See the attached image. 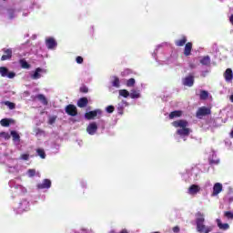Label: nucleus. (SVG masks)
Here are the masks:
<instances>
[{
    "label": "nucleus",
    "mask_w": 233,
    "mask_h": 233,
    "mask_svg": "<svg viewBox=\"0 0 233 233\" xmlns=\"http://www.w3.org/2000/svg\"><path fill=\"white\" fill-rule=\"evenodd\" d=\"M0 137H3V139L8 140L10 139V134L6 132L0 133Z\"/></svg>",
    "instance_id": "nucleus-36"
},
{
    "label": "nucleus",
    "mask_w": 233,
    "mask_h": 233,
    "mask_svg": "<svg viewBox=\"0 0 233 233\" xmlns=\"http://www.w3.org/2000/svg\"><path fill=\"white\" fill-rule=\"evenodd\" d=\"M46 46L48 48V50H55V48L57 46V42L54 37L49 36L46 38Z\"/></svg>",
    "instance_id": "nucleus-9"
},
{
    "label": "nucleus",
    "mask_w": 233,
    "mask_h": 233,
    "mask_svg": "<svg viewBox=\"0 0 233 233\" xmlns=\"http://www.w3.org/2000/svg\"><path fill=\"white\" fill-rule=\"evenodd\" d=\"M224 79H225L226 83H232V81H233V72L230 68H228L224 72Z\"/></svg>",
    "instance_id": "nucleus-15"
},
{
    "label": "nucleus",
    "mask_w": 233,
    "mask_h": 233,
    "mask_svg": "<svg viewBox=\"0 0 233 233\" xmlns=\"http://www.w3.org/2000/svg\"><path fill=\"white\" fill-rule=\"evenodd\" d=\"M66 114L72 116H77V107L74 105L66 106Z\"/></svg>",
    "instance_id": "nucleus-12"
},
{
    "label": "nucleus",
    "mask_w": 233,
    "mask_h": 233,
    "mask_svg": "<svg viewBox=\"0 0 233 233\" xmlns=\"http://www.w3.org/2000/svg\"><path fill=\"white\" fill-rule=\"evenodd\" d=\"M217 225L221 230H228L229 227L228 223H221V219L217 218Z\"/></svg>",
    "instance_id": "nucleus-21"
},
{
    "label": "nucleus",
    "mask_w": 233,
    "mask_h": 233,
    "mask_svg": "<svg viewBox=\"0 0 233 233\" xmlns=\"http://www.w3.org/2000/svg\"><path fill=\"white\" fill-rule=\"evenodd\" d=\"M195 223H196V228L197 232L198 233H210L213 230L212 226H208L205 223V213H202L198 211L195 215Z\"/></svg>",
    "instance_id": "nucleus-2"
},
{
    "label": "nucleus",
    "mask_w": 233,
    "mask_h": 233,
    "mask_svg": "<svg viewBox=\"0 0 233 233\" xmlns=\"http://www.w3.org/2000/svg\"><path fill=\"white\" fill-rule=\"evenodd\" d=\"M86 132L89 134V136H96L97 133V123L91 122L86 127Z\"/></svg>",
    "instance_id": "nucleus-10"
},
{
    "label": "nucleus",
    "mask_w": 233,
    "mask_h": 233,
    "mask_svg": "<svg viewBox=\"0 0 233 233\" xmlns=\"http://www.w3.org/2000/svg\"><path fill=\"white\" fill-rule=\"evenodd\" d=\"M9 185H10V187H13V186H14V181H11V182L9 183Z\"/></svg>",
    "instance_id": "nucleus-52"
},
{
    "label": "nucleus",
    "mask_w": 233,
    "mask_h": 233,
    "mask_svg": "<svg viewBox=\"0 0 233 233\" xmlns=\"http://www.w3.org/2000/svg\"><path fill=\"white\" fill-rule=\"evenodd\" d=\"M0 75L2 77H8V79H14L15 74L14 72H8V68L5 66L0 67Z\"/></svg>",
    "instance_id": "nucleus-7"
},
{
    "label": "nucleus",
    "mask_w": 233,
    "mask_h": 233,
    "mask_svg": "<svg viewBox=\"0 0 233 233\" xmlns=\"http://www.w3.org/2000/svg\"><path fill=\"white\" fill-rule=\"evenodd\" d=\"M111 85L115 88H119V86H121V81L119 80V77L112 76L111 77Z\"/></svg>",
    "instance_id": "nucleus-18"
},
{
    "label": "nucleus",
    "mask_w": 233,
    "mask_h": 233,
    "mask_svg": "<svg viewBox=\"0 0 233 233\" xmlns=\"http://www.w3.org/2000/svg\"><path fill=\"white\" fill-rule=\"evenodd\" d=\"M28 210H30V202L25 199L20 201L18 207L15 208L16 214H23L24 212H28Z\"/></svg>",
    "instance_id": "nucleus-3"
},
{
    "label": "nucleus",
    "mask_w": 233,
    "mask_h": 233,
    "mask_svg": "<svg viewBox=\"0 0 233 233\" xmlns=\"http://www.w3.org/2000/svg\"><path fill=\"white\" fill-rule=\"evenodd\" d=\"M223 192V184L218 182L215 183L213 186V192L211 194L212 198H216L217 196H219Z\"/></svg>",
    "instance_id": "nucleus-8"
},
{
    "label": "nucleus",
    "mask_w": 233,
    "mask_h": 233,
    "mask_svg": "<svg viewBox=\"0 0 233 233\" xmlns=\"http://www.w3.org/2000/svg\"><path fill=\"white\" fill-rule=\"evenodd\" d=\"M9 19H14V16L12 15H9Z\"/></svg>",
    "instance_id": "nucleus-53"
},
{
    "label": "nucleus",
    "mask_w": 233,
    "mask_h": 233,
    "mask_svg": "<svg viewBox=\"0 0 233 233\" xmlns=\"http://www.w3.org/2000/svg\"><path fill=\"white\" fill-rule=\"evenodd\" d=\"M101 116H103V111L101 109H96L86 113L85 118L90 121V119H95V117H97V119H99Z\"/></svg>",
    "instance_id": "nucleus-4"
},
{
    "label": "nucleus",
    "mask_w": 233,
    "mask_h": 233,
    "mask_svg": "<svg viewBox=\"0 0 233 233\" xmlns=\"http://www.w3.org/2000/svg\"><path fill=\"white\" fill-rule=\"evenodd\" d=\"M17 171V167H9V172H12L14 174Z\"/></svg>",
    "instance_id": "nucleus-43"
},
{
    "label": "nucleus",
    "mask_w": 233,
    "mask_h": 233,
    "mask_svg": "<svg viewBox=\"0 0 233 233\" xmlns=\"http://www.w3.org/2000/svg\"><path fill=\"white\" fill-rule=\"evenodd\" d=\"M229 99H230L231 103H233V94L230 96Z\"/></svg>",
    "instance_id": "nucleus-51"
},
{
    "label": "nucleus",
    "mask_w": 233,
    "mask_h": 233,
    "mask_svg": "<svg viewBox=\"0 0 233 233\" xmlns=\"http://www.w3.org/2000/svg\"><path fill=\"white\" fill-rule=\"evenodd\" d=\"M106 111L107 112V114H112V112H114V106H108L106 108Z\"/></svg>",
    "instance_id": "nucleus-39"
},
{
    "label": "nucleus",
    "mask_w": 233,
    "mask_h": 233,
    "mask_svg": "<svg viewBox=\"0 0 233 233\" xmlns=\"http://www.w3.org/2000/svg\"><path fill=\"white\" fill-rule=\"evenodd\" d=\"M11 136L13 137V141L15 145H19L21 141V137H19V134L17 133V131H11Z\"/></svg>",
    "instance_id": "nucleus-19"
},
{
    "label": "nucleus",
    "mask_w": 233,
    "mask_h": 233,
    "mask_svg": "<svg viewBox=\"0 0 233 233\" xmlns=\"http://www.w3.org/2000/svg\"><path fill=\"white\" fill-rule=\"evenodd\" d=\"M182 111H173L169 114V119H175V117H181Z\"/></svg>",
    "instance_id": "nucleus-25"
},
{
    "label": "nucleus",
    "mask_w": 233,
    "mask_h": 233,
    "mask_svg": "<svg viewBox=\"0 0 233 233\" xmlns=\"http://www.w3.org/2000/svg\"><path fill=\"white\" fill-rule=\"evenodd\" d=\"M2 105H5V106H8L10 110H14L15 108V104L10 102V101H4L2 102Z\"/></svg>",
    "instance_id": "nucleus-29"
},
{
    "label": "nucleus",
    "mask_w": 233,
    "mask_h": 233,
    "mask_svg": "<svg viewBox=\"0 0 233 233\" xmlns=\"http://www.w3.org/2000/svg\"><path fill=\"white\" fill-rule=\"evenodd\" d=\"M199 192H201V187L198 184H192L187 188V194H188V196H198Z\"/></svg>",
    "instance_id": "nucleus-6"
},
{
    "label": "nucleus",
    "mask_w": 233,
    "mask_h": 233,
    "mask_svg": "<svg viewBox=\"0 0 233 233\" xmlns=\"http://www.w3.org/2000/svg\"><path fill=\"white\" fill-rule=\"evenodd\" d=\"M20 159H22L23 161H28V159H30V155L29 154H22L20 156Z\"/></svg>",
    "instance_id": "nucleus-37"
},
{
    "label": "nucleus",
    "mask_w": 233,
    "mask_h": 233,
    "mask_svg": "<svg viewBox=\"0 0 233 233\" xmlns=\"http://www.w3.org/2000/svg\"><path fill=\"white\" fill-rule=\"evenodd\" d=\"M210 163H214L215 165H218L219 163V159H210Z\"/></svg>",
    "instance_id": "nucleus-47"
},
{
    "label": "nucleus",
    "mask_w": 233,
    "mask_h": 233,
    "mask_svg": "<svg viewBox=\"0 0 233 233\" xmlns=\"http://www.w3.org/2000/svg\"><path fill=\"white\" fill-rule=\"evenodd\" d=\"M45 74H46V69L37 67L35 71L31 72L30 77L31 79H35V80L41 79V77H43Z\"/></svg>",
    "instance_id": "nucleus-5"
},
{
    "label": "nucleus",
    "mask_w": 233,
    "mask_h": 233,
    "mask_svg": "<svg viewBox=\"0 0 233 233\" xmlns=\"http://www.w3.org/2000/svg\"><path fill=\"white\" fill-rule=\"evenodd\" d=\"M52 187V181L50 179H44L41 183L37 184V188L43 190L45 188H50Z\"/></svg>",
    "instance_id": "nucleus-14"
},
{
    "label": "nucleus",
    "mask_w": 233,
    "mask_h": 233,
    "mask_svg": "<svg viewBox=\"0 0 233 233\" xmlns=\"http://www.w3.org/2000/svg\"><path fill=\"white\" fill-rule=\"evenodd\" d=\"M173 232L174 233H179V227L176 226L173 228Z\"/></svg>",
    "instance_id": "nucleus-46"
},
{
    "label": "nucleus",
    "mask_w": 233,
    "mask_h": 233,
    "mask_svg": "<svg viewBox=\"0 0 233 233\" xmlns=\"http://www.w3.org/2000/svg\"><path fill=\"white\" fill-rule=\"evenodd\" d=\"M199 97L202 100L208 99V92L205 90L200 91Z\"/></svg>",
    "instance_id": "nucleus-30"
},
{
    "label": "nucleus",
    "mask_w": 233,
    "mask_h": 233,
    "mask_svg": "<svg viewBox=\"0 0 233 233\" xmlns=\"http://www.w3.org/2000/svg\"><path fill=\"white\" fill-rule=\"evenodd\" d=\"M0 125L2 127H10V119L8 118H3L1 121H0Z\"/></svg>",
    "instance_id": "nucleus-31"
},
{
    "label": "nucleus",
    "mask_w": 233,
    "mask_h": 233,
    "mask_svg": "<svg viewBox=\"0 0 233 233\" xmlns=\"http://www.w3.org/2000/svg\"><path fill=\"white\" fill-rule=\"evenodd\" d=\"M191 52H192V43L188 42L185 46L184 56H190Z\"/></svg>",
    "instance_id": "nucleus-22"
},
{
    "label": "nucleus",
    "mask_w": 233,
    "mask_h": 233,
    "mask_svg": "<svg viewBox=\"0 0 233 233\" xmlns=\"http://www.w3.org/2000/svg\"><path fill=\"white\" fill-rule=\"evenodd\" d=\"M56 119H57L56 116H50L48 121L49 125H54V123H56Z\"/></svg>",
    "instance_id": "nucleus-40"
},
{
    "label": "nucleus",
    "mask_w": 233,
    "mask_h": 233,
    "mask_svg": "<svg viewBox=\"0 0 233 233\" xmlns=\"http://www.w3.org/2000/svg\"><path fill=\"white\" fill-rule=\"evenodd\" d=\"M35 132V136H43L45 134V132L39 128H36Z\"/></svg>",
    "instance_id": "nucleus-41"
},
{
    "label": "nucleus",
    "mask_w": 233,
    "mask_h": 233,
    "mask_svg": "<svg viewBox=\"0 0 233 233\" xmlns=\"http://www.w3.org/2000/svg\"><path fill=\"white\" fill-rule=\"evenodd\" d=\"M187 43V36H182L180 39L175 41L177 46H183Z\"/></svg>",
    "instance_id": "nucleus-23"
},
{
    "label": "nucleus",
    "mask_w": 233,
    "mask_h": 233,
    "mask_svg": "<svg viewBox=\"0 0 233 233\" xmlns=\"http://www.w3.org/2000/svg\"><path fill=\"white\" fill-rule=\"evenodd\" d=\"M157 48H160V46H157V47L156 48L155 52L153 53V57H156V52H157Z\"/></svg>",
    "instance_id": "nucleus-49"
},
{
    "label": "nucleus",
    "mask_w": 233,
    "mask_h": 233,
    "mask_svg": "<svg viewBox=\"0 0 233 233\" xmlns=\"http://www.w3.org/2000/svg\"><path fill=\"white\" fill-rule=\"evenodd\" d=\"M184 86H194V76H188L183 79Z\"/></svg>",
    "instance_id": "nucleus-16"
},
{
    "label": "nucleus",
    "mask_w": 233,
    "mask_h": 233,
    "mask_svg": "<svg viewBox=\"0 0 233 233\" xmlns=\"http://www.w3.org/2000/svg\"><path fill=\"white\" fill-rule=\"evenodd\" d=\"M118 94L121 97H130V92L127 89H120Z\"/></svg>",
    "instance_id": "nucleus-26"
},
{
    "label": "nucleus",
    "mask_w": 233,
    "mask_h": 233,
    "mask_svg": "<svg viewBox=\"0 0 233 233\" xmlns=\"http://www.w3.org/2000/svg\"><path fill=\"white\" fill-rule=\"evenodd\" d=\"M80 90H81V92H85V93L88 92V88H86V87H82V88H80Z\"/></svg>",
    "instance_id": "nucleus-48"
},
{
    "label": "nucleus",
    "mask_w": 233,
    "mask_h": 233,
    "mask_svg": "<svg viewBox=\"0 0 233 233\" xmlns=\"http://www.w3.org/2000/svg\"><path fill=\"white\" fill-rule=\"evenodd\" d=\"M129 97H131V99H139V97H141V91L139 89H131Z\"/></svg>",
    "instance_id": "nucleus-17"
},
{
    "label": "nucleus",
    "mask_w": 233,
    "mask_h": 233,
    "mask_svg": "<svg viewBox=\"0 0 233 233\" xmlns=\"http://www.w3.org/2000/svg\"><path fill=\"white\" fill-rule=\"evenodd\" d=\"M205 188H209V187H212V182H210V180H208L205 185H204Z\"/></svg>",
    "instance_id": "nucleus-44"
},
{
    "label": "nucleus",
    "mask_w": 233,
    "mask_h": 233,
    "mask_svg": "<svg viewBox=\"0 0 233 233\" xmlns=\"http://www.w3.org/2000/svg\"><path fill=\"white\" fill-rule=\"evenodd\" d=\"M225 216H226V218H228V219H233V213L230 212V211H227V212L225 213Z\"/></svg>",
    "instance_id": "nucleus-42"
},
{
    "label": "nucleus",
    "mask_w": 233,
    "mask_h": 233,
    "mask_svg": "<svg viewBox=\"0 0 233 233\" xmlns=\"http://www.w3.org/2000/svg\"><path fill=\"white\" fill-rule=\"evenodd\" d=\"M172 126L175 128H178L177 130V135L179 136L183 141H187V137L190 136V128H188V122L187 120H177L172 122Z\"/></svg>",
    "instance_id": "nucleus-1"
},
{
    "label": "nucleus",
    "mask_w": 233,
    "mask_h": 233,
    "mask_svg": "<svg viewBox=\"0 0 233 233\" xmlns=\"http://www.w3.org/2000/svg\"><path fill=\"white\" fill-rule=\"evenodd\" d=\"M128 106V102L122 100L121 103L118 104V108L123 110V108Z\"/></svg>",
    "instance_id": "nucleus-35"
},
{
    "label": "nucleus",
    "mask_w": 233,
    "mask_h": 233,
    "mask_svg": "<svg viewBox=\"0 0 233 233\" xmlns=\"http://www.w3.org/2000/svg\"><path fill=\"white\" fill-rule=\"evenodd\" d=\"M4 55L1 57V61H8V59H12V48H4Z\"/></svg>",
    "instance_id": "nucleus-13"
},
{
    "label": "nucleus",
    "mask_w": 233,
    "mask_h": 233,
    "mask_svg": "<svg viewBox=\"0 0 233 233\" xmlns=\"http://www.w3.org/2000/svg\"><path fill=\"white\" fill-rule=\"evenodd\" d=\"M36 152H37L39 157H41V159H45L46 157V154L45 153L44 149L39 148L36 150Z\"/></svg>",
    "instance_id": "nucleus-32"
},
{
    "label": "nucleus",
    "mask_w": 233,
    "mask_h": 233,
    "mask_svg": "<svg viewBox=\"0 0 233 233\" xmlns=\"http://www.w3.org/2000/svg\"><path fill=\"white\" fill-rule=\"evenodd\" d=\"M15 190L20 192V194H25V192H26L25 187L19 184L15 185Z\"/></svg>",
    "instance_id": "nucleus-28"
},
{
    "label": "nucleus",
    "mask_w": 233,
    "mask_h": 233,
    "mask_svg": "<svg viewBox=\"0 0 233 233\" xmlns=\"http://www.w3.org/2000/svg\"><path fill=\"white\" fill-rule=\"evenodd\" d=\"M36 98L38 101H40L42 103V105H48V100H46V96H45V95H37Z\"/></svg>",
    "instance_id": "nucleus-24"
},
{
    "label": "nucleus",
    "mask_w": 233,
    "mask_h": 233,
    "mask_svg": "<svg viewBox=\"0 0 233 233\" xmlns=\"http://www.w3.org/2000/svg\"><path fill=\"white\" fill-rule=\"evenodd\" d=\"M20 65H21L22 68H25V69L30 68V65L27 64L26 60H25V59L20 60Z\"/></svg>",
    "instance_id": "nucleus-34"
},
{
    "label": "nucleus",
    "mask_w": 233,
    "mask_h": 233,
    "mask_svg": "<svg viewBox=\"0 0 233 233\" xmlns=\"http://www.w3.org/2000/svg\"><path fill=\"white\" fill-rule=\"evenodd\" d=\"M209 114H210V108L207 106H202V107H199L198 110L197 111V117H198V119H201L203 116H208Z\"/></svg>",
    "instance_id": "nucleus-11"
},
{
    "label": "nucleus",
    "mask_w": 233,
    "mask_h": 233,
    "mask_svg": "<svg viewBox=\"0 0 233 233\" xmlns=\"http://www.w3.org/2000/svg\"><path fill=\"white\" fill-rule=\"evenodd\" d=\"M127 86H128L129 88L134 86V85H136V79L134 78H130L128 80H127V83H126Z\"/></svg>",
    "instance_id": "nucleus-33"
},
{
    "label": "nucleus",
    "mask_w": 233,
    "mask_h": 233,
    "mask_svg": "<svg viewBox=\"0 0 233 233\" xmlns=\"http://www.w3.org/2000/svg\"><path fill=\"white\" fill-rule=\"evenodd\" d=\"M229 22L233 25V15L229 16Z\"/></svg>",
    "instance_id": "nucleus-50"
},
{
    "label": "nucleus",
    "mask_w": 233,
    "mask_h": 233,
    "mask_svg": "<svg viewBox=\"0 0 233 233\" xmlns=\"http://www.w3.org/2000/svg\"><path fill=\"white\" fill-rule=\"evenodd\" d=\"M88 105V98L86 97H82L77 101V106L79 108H85Z\"/></svg>",
    "instance_id": "nucleus-20"
},
{
    "label": "nucleus",
    "mask_w": 233,
    "mask_h": 233,
    "mask_svg": "<svg viewBox=\"0 0 233 233\" xmlns=\"http://www.w3.org/2000/svg\"><path fill=\"white\" fill-rule=\"evenodd\" d=\"M26 175L28 176V177H34V176H35V169H29Z\"/></svg>",
    "instance_id": "nucleus-38"
},
{
    "label": "nucleus",
    "mask_w": 233,
    "mask_h": 233,
    "mask_svg": "<svg viewBox=\"0 0 233 233\" xmlns=\"http://www.w3.org/2000/svg\"><path fill=\"white\" fill-rule=\"evenodd\" d=\"M76 61V63H78V65H81L83 63V57L77 56Z\"/></svg>",
    "instance_id": "nucleus-45"
},
{
    "label": "nucleus",
    "mask_w": 233,
    "mask_h": 233,
    "mask_svg": "<svg viewBox=\"0 0 233 233\" xmlns=\"http://www.w3.org/2000/svg\"><path fill=\"white\" fill-rule=\"evenodd\" d=\"M201 65H204L205 66H208L210 65V57L209 56H204L200 59Z\"/></svg>",
    "instance_id": "nucleus-27"
}]
</instances>
